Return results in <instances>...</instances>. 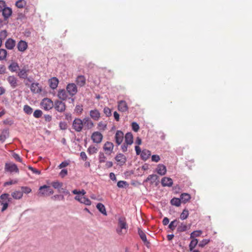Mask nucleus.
<instances>
[{"mask_svg": "<svg viewBox=\"0 0 252 252\" xmlns=\"http://www.w3.org/2000/svg\"><path fill=\"white\" fill-rule=\"evenodd\" d=\"M72 128L76 132H81L84 127L85 129H91L94 126V123L90 118L85 117L83 120L75 118L72 122Z\"/></svg>", "mask_w": 252, "mask_h": 252, "instance_id": "nucleus-1", "label": "nucleus"}, {"mask_svg": "<svg viewBox=\"0 0 252 252\" xmlns=\"http://www.w3.org/2000/svg\"><path fill=\"white\" fill-rule=\"evenodd\" d=\"M11 201V198L8 193H3L0 196V203L2 205L1 212H4L7 209L9 203Z\"/></svg>", "mask_w": 252, "mask_h": 252, "instance_id": "nucleus-2", "label": "nucleus"}, {"mask_svg": "<svg viewBox=\"0 0 252 252\" xmlns=\"http://www.w3.org/2000/svg\"><path fill=\"white\" fill-rule=\"evenodd\" d=\"M39 190V195L42 196H49L54 193L53 189L46 185L40 187Z\"/></svg>", "mask_w": 252, "mask_h": 252, "instance_id": "nucleus-3", "label": "nucleus"}, {"mask_svg": "<svg viewBox=\"0 0 252 252\" xmlns=\"http://www.w3.org/2000/svg\"><path fill=\"white\" fill-rule=\"evenodd\" d=\"M40 105L43 109L47 111L51 109L54 106L53 102L48 98L43 99Z\"/></svg>", "mask_w": 252, "mask_h": 252, "instance_id": "nucleus-4", "label": "nucleus"}, {"mask_svg": "<svg viewBox=\"0 0 252 252\" xmlns=\"http://www.w3.org/2000/svg\"><path fill=\"white\" fill-rule=\"evenodd\" d=\"M4 170L6 172L9 173L14 172L18 173L19 172V169L16 164L12 162L5 163Z\"/></svg>", "mask_w": 252, "mask_h": 252, "instance_id": "nucleus-5", "label": "nucleus"}, {"mask_svg": "<svg viewBox=\"0 0 252 252\" xmlns=\"http://www.w3.org/2000/svg\"><path fill=\"white\" fill-rule=\"evenodd\" d=\"M54 106L56 110L60 113L64 112L66 109L65 103L60 100H56Z\"/></svg>", "mask_w": 252, "mask_h": 252, "instance_id": "nucleus-6", "label": "nucleus"}, {"mask_svg": "<svg viewBox=\"0 0 252 252\" xmlns=\"http://www.w3.org/2000/svg\"><path fill=\"white\" fill-rule=\"evenodd\" d=\"M103 139L102 134L99 131L94 132L91 135V139L94 143H100Z\"/></svg>", "mask_w": 252, "mask_h": 252, "instance_id": "nucleus-7", "label": "nucleus"}, {"mask_svg": "<svg viewBox=\"0 0 252 252\" xmlns=\"http://www.w3.org/2000/svg\"><path fill=\"white\" fill-rule=\"evenodd\" d=\"M66 91L69 94L73 96L77 93V88L74 83H69L66 87Z\"/></svg>", "mask_w": 252, "mask_h": 252, "instance_id": "nucleus-8", "label": "nucleus"}, {"mask_svg": "<svg viewBox=\"0 0 252 252\" xmlns=\"http://www.w3.org/2000/svg\"><path fill=\"white\" fill-rule=\"evenodd\" d=\"M124 134L121 130H117L115 133V140L118 146L122 144L124 140Z\"/></svg>", "mask_w": 252, "mask_h": 252, "instance_id": "nucleus-9", "label": "nucleus"}, {"mask_svg": "<svg viewBox=\"0 0 252 252\" xmlns=\"http://www.w3.org/2000/svg\"><path fill=\"white\" fill-rule=\"evenodd\" d=\"M30 89L31 92L34 94H39L42 91L41 86L37 82L32 83Z\"/></svg>", "mask_w": 252, "mask_h": 252, "instance_id": "nucleus-10", "label": "nucleus"}, {"mask_svg": "<svg viewBox=\"0 0 252 252\" xmlns=\"http://www.w3.org/2000/svg\"><path fill=\"white\" fill-rule=\"evenodd\" d=\"M114 147L113 143L107 141L104 144L103 150L106 154L110 155L113 152Z\"/></svg>", "mask_w": 252, "mask_h": 252, "instance_id": "nucleus-11", "label": "nucleus"}, {"mask_svg": "<svg viewBox=\"0 0 252 252\" xmlns=\"http://www.w3.org/2000/svg\"><path fill=\"white\" fill-rule=\"evenodd\" d=\"M128 107L126 102L124 100H121L118 102V109L122 112H125L128 110Z\"/></svg>", "mask_w": 252, "mask_h": 252, "instance_id": "nucleus-12", "label": "nucleus"}, {"mask_svg": "<svg viewBox=\"0 0 252 252\" xmlns=\"http://www.w3.org/2000/svg\"><path fill=\"white\" fill-rule=\"evenodd\" d=\"M115 159L120 165H124L126 161V156L122 154H117L115 157Z\"/></svg>", "mask_w": 252, "mask_h": 252, "instance_id": "nucleus-13", "label": "nucleus"}, {"mask_svg": "<svg viewBox=\"0 0 252 252\" xmlns=\"http://www.w3.org/2000/svg\"><path fill=\"white\" fill-rule=\"evenodd\" d=\"M90 116L93 120L98 121L100 118V113L98 110L94 109L90 111Z\"/></svg>", "mask_w": 252, "mask_h": 252, "instance_id": "nucleus-14", "label": "nucleus"}, {"mask_svg": "<svg viewBox=\"0 0 252 252\" xmlns=\"http://www.w3.org/2000/svg\"><path fill=\"white\" fill-rule=\"evenodd\" d=\"M15 40L11 38H8L5 43V46L8 50H12L15 47Z\"/></svg>", "mask_w": 252, "mask_h": 252, "instance_id": "nucleus-15", "label": "nucleus"}, {"mask_svg": "<svg viewBox=\"0 0 252 252\" xmlns=\"http://www.w3.org/2000/svg\"><path fill=\"white\" fill-rule=\"evenodd\" d=\"M2 14L4 20L8 19L12 15V9L9 7H5L1 10Z\"/></svg>", "mask_w": 252, "mask_h": 252, "instance_id": "nucleus-16", "label": "nucleus"}, {"mask_svg": "<svg viewBox=\"0 0 252 252\" xmlns=\"http://www.w3.org/2000/svg\"><path fill=\"white\" fill-rule=\"evenodd\" d=\"M49 84L50 87L53 89H56L59 84V80L57 77H54L50 78L49 81Z\"/></svg>", "mask_w": 252, "mask_h": 252, "instance_id": "nucleus-17", "label": "nucleus"}, {"mask_svg": "<svg viewBox=\"0 0 252 252\" xmlns=\"http://www.w3.org/2000/svg\"><path fill=\"white\" fill-rule=\"evenodd\" d=\"M161 183L163 187H171L173 185V180L169 177H164L161 181Z\"/></svg>", "mask_w": 252, "mask_h": 252, "instance_id": "nucleus-18", "label": "nucleus"}, {"mask_svg": "<svg viewBox=\"0 0 252 252\" xmlns=\"http://www.w3.org/2000/svg\"><path fill=\"white\" fill-rule=\"evenodd\" d=\"M17 48L19 51L23 52L28 48V44L25 41L21 40L17 44Z\"/></svg>", "mask_w": 252, "mask_h": 252, "instance_id": "nucleus-19", "label": "nucleus"}, {"mask_svg": "<svg viewBox=\"0 0 252 252\" xmlns=\"http://www.w3.org/2000/svg\"><path fill=\"white\" fill-rule=\"evenodd\" d=\"M157 172L160 175H164L167 171L166 166L162 164H159L156 169Z\"/></svg>", "mask_w": 252, "mask_h": 252, "instance_id": "nucleus-20", "label": "nucleus"}, {"mask_svg": "<svg viewBox=\"0 0 252 252\" xmlns=\"http://www.w3.org/2000/svg\"><path fill=\"white\" fill-rule=\"evenodd\" d=\"M7 81L12 88H15L17 86L18 79L14 76H9L7 78Z\"/></svg>", "mask_w": 252, "mask_h": 252, "instance_id": "nucleus-21", "label": "nucleus"}, {"mask_svg": "<svg viewBox=\"0 0 252 252\" xmlns=\"http://www.w3.org/2000/svg\"><path fill=\"white\" fill-rule=\"evenodd\" d=\"M58 97L62 100H65L68 97L67 94L64 89H61L58 91Z\"/></svg>", "mask_w": 252, "mask_h": 252, "instance_id": "nucleus-22", "label": "nucleus"}, {"mask_svg": "<svg viewBox=\"0 0 252 252\" xmlns=\"http://www.w3.org/2000/svg\"><path fill=\"white\" fill-rule=\"evenodd\" d=\"M125 142L126 145H131L133 142V137L131 132H127L125 136Z\"/></svg>", "mask_w": 252, "mask_h": 252, "instance_id": "nucleus-23", "label": "nucleus"}, {"mask_svg": "<svg viewBox=\"0 0 252 252\" xmlns=\"http://www.w3.org/2000/svg\"><path fill=\"white\" fill-rule=\"evenodd\" d=\"M118 227L121 228H125V230L127 229V225L126 222V218L124 217H120L118 219Z\"/></svg>", "mask_w": 252, "mask_h": 252, "instance_id": "nucleus-24", "label": "nucleus"}, {"mask_svg": "<svg viewBox=\"0 0 252 252\" xmlns=\"http://www.w3.org/2000/svg\"><path fill=\"white\" fill-rule=\"evenodd\" d=\"M138 232L142 240L144 242V244L148 247L149 246L150 243L147 240V237L145 233L140 228L138 229Z\"/></svg>", "mask_w": 252, "mask_h": 252, "instance_id": "nucleus-25", "label": "nucleus"}, {"mask_svg": "<svg viewBox=\"0 0 252 252\" xmlns=\"http://www.w3.org/2000/svg\"><path fill=\"white\" fill-rule=\"evenodd\" d=\"M76 82L78 86L82 87L86 83V78L83 75L78 76L76 79Z\"/></svg>", "mask_w": 252, "mask_h": 252, "instance_id": "nucleus-26", "label": "nucleus"}, {"mask_svg": "<svg viewBox=\"0 0 252 252\" xmlns=\"http://www.w3.org/2000/svg\"><path fill=\"white\" fill-rule=\"evenodd\" d=\"M96 208L97 209V210L102 214H103L104 216H107V212H106V208H105V206L101 203H98L96 204Z\"/></svg>", "mask_w": 252, "mask_h": 252, "instance_id": "nucleus-27", "label": "nucleus"}, {"mask_svg": "<svg viewBox=\"0 0 252 252\" xmlns=\"http://www.w3.org/2000/svg\"><path fill=\"white\" fill-rule=\"evenodd\" d=\"M151 156V152L148 150H143L140 155L141 158L142 159L146 160Z\"/></svg>", "mask_w": 252, "mask_h": 252, "instance_id": "nucleus-28", "label": "nucleus"}, {"mask_svg": "<svg viewBox=\"0 0 252 252\" xmlns=\"http://www.w3.org/2000/svg\"><path fill=\"white\" fill-rule=\"evenodd\" d=\"M190 198L191 197L190 194L187 193H182L180 195V199L184 203H186L189 201L190 199Z\"/></svg>", "mask_w": 252, "mask_h": 252, "instance_id": "nucleus-29", "label": "nucleus"}, {"mask_svg": "<svg viewBox=\"0 0 252 252\" xmlns=\"http://www.w3.org/2000/svg\"><path fill=\"white\" fill-rule=\"evenodd\" d=\"M12 197L15 199H20L22 198L23 192L19 190H16L11 193Z\"/></svg>", "mask_w": 252, "mask_h": 252, "instance_id": "nucleus-30", "label": "nucleus"}, {"mask_svg": "<svg viewBox=\"0 0 252 252\" xmlns=\"http://www.w3.org/2000/svg\"><path fill=\"white\" fill-rule=\"evenodd\" d=\"M78 201L79 202H80L81 203L84 204L86 205L90 206L92 204V202L91 201V200L89 198L86 197L84 196H83V197H81L80 198V199H79V198H78Z\"/></svg>", "mask_w": 252, "mask_h": 252, "instance_id": "nucleus-31", "label": "nucleus"}, {"mask_svg": "<svg viewBox=\"0 0 252 252\" xmlns=\"http://www.w3.org/2000/svg\"><path fill=\"white\" fill-rule=\"evenodd\" d=\"M198 241L196 238H192V240L190 241L189 244V251H192L193 249L196 247L197 245L198 244Z\"/></svg>", "mask_w": 252, "mask_h": 252, "instance_id": "nucleus-32", "label": "nucleus"}, {"mask_svg": "<svg viewBox=\"0 0 252 252\" xmlns=\"http://www.w3.org/2000/svg\"><path fill=\"white\" fill-rule=\"evenodd\" d=\"M28 70L25 68L22 69L20 70L19 72H18V75L21 78L26 79L27 78L28 76Z\"/></svg>", "mask_w": 252, "mask_h": 252, "instance_id": "nucleus-33", "label": "nucleus"}, {"mask_svg": "<svg viewBox=\"0 0 252 252\" xmlns=\"http://www.w3.org/2000/svg\"><path fill=\"white\" fill-rule=\"evenodd\" d=\"M158 179L157 175L155 174L150 175L146 180V182L150 181L151 184L155 183Z\"/></svg>", "mask_w": 252, "mask_h": 252, "instance_id": "nucleus-34", "label": "nucleus"}, {"mask_svg": "<svg viewBox=\"0 0 252 252\" xmlns=\"http://www.w3.org/2000/svg\"><path fill=\"white\" fill-rule=\"evenodd\" d=\"M170 203L172 205L179 207L181 205V200L180 198L174 197L171 200Z\"/></svg>", "mask_w": 252, "mask_h": 252, "instance_id": "nucleus-35", "label": "nucleus"}, {"mask_svg": "<svg viewBox=\"0 0 252 252\" xmlns=\"http://www.w3.org/2000/svg\"><path fill=\"white\" fill-rule=\"evenodd\" d=\"M27 2L25 0H18L16 2L15 5L19 8H24L26 5Z\"/></svg>", "mask_w": 252, "mask_h": 252, "instance_id": "nucleus-36", "label": "nucleus"}, {"mask_svg": "<svg viewBox=\"0 0 252 252\" xmlns=\"http://www.w3.org/2000/svg\"><path fill=\"white\" fill-rule=\"evenodd\" d=\"M19 69L18 64L16 63H12L9 66V69L12 72H15Z\"/></svg>", "mask_w": 252, "mask_h": 252, "instance_id": "nucleus-37", "label": "nucleus"}, {"mask_svg": "<svg viewBox=\"0 0 252 252\" xmlns=\"http://www.w3.org/2000/svg\"><path fill=\"white\" fill-rule=\"evenodd\" d=\"M107 128V124L105 122H100L98 123L97 128L100 131H104Z\"/></svg>", "mask_w": 252, "mask_h": 252, "instance_id": "nucleus-38", "label": "nucleus"}, {"mask_svg": "<svg viewBox=\"0 0 252 252\" xmlns=\"http://www.w3.org/2000/svg\"><path fill=\"white\" fill-rule=\"evenodd\" d=\"M7 52L4 49H0V61L4 60L7 57Z\"/></svg>", "mask_w": 252, "mask_h": 252, "instance_id": "nucleus-39", "label": "nucleus"}, {"mask_svg": "<svg viewBox=\"0 0 252 252\" xmlns=\"http://www.w3.org/2000/svg\"><path fill=\"white\" fill-rule=\"evenodd\" d=\"M189 215V211L187 209H184L180 215V219L182 220H185L188 218Z\"/></svg>", "mask_w": 252, "mask_h": 252, "instance_id": "nucleus-40", "label": "nucleus"}, {"mask_svg": "<svg viewBox=\"0 0 252 252\" xmlns=\"http://www.w3.org/2000/svg\"><path fill=\"white\" fill-rule=\"evenodd\" d=\"M23 110L25 113L28 115H31L32 112V109L31 107L28 105L24 106Z\"/></svg>", "mask_w": 252, "mask_h": 252, "instance_id": "nucleus-41", "label": "nucleus"}, {"mask_svg": "<svg viewBox=\"0 0 252 252\" xmlns=\"http://www.w3.org/2000/svg\"><path fill=\"white\" fill-rule=\"evenodd\" d=\"M87 152L90 155H93L97 152V149L94 146H90L87 150Z\"/></svg>", "mask_w": 252, "mask_h": 252, "instance_id": "nucleus-42", "label": "nucleus"}, {"mask_svg": "<svg viewBox=\"0 0 252 252\" xmlns=\"http://www.w3.org/2000/svg\"><path fill=\"white\" fill-rule=\"evenodd\" d=\"M8 137V133L7 130L2 131V133L0 135V141L4 142Z\"/></svg>", "mask_w": 252, "mask_h": 252, "instance_id": "nucleus-43", "label": "nucleus"}, {"mask_svg": "<svg viewBox=\"0 0 252 252\" xmlns=\"http://www.w3.org/2000/svg\"><path fill=\"white\" fill-rule=\"evenodd\" d=\"M106 157L103 153H99L98 155V161L99 163H103L106 161Z\"/></svg>", "mask_w": 252, "mask_h": 252, "instance_id": "nucleus-44", "label": "nucleus"}, {"mask_svg": "<svg viewBox=\"0 0 252 252\" xmlns=\"http://www.w3.org/2000/svg\"><path fill=\"white\" fill-rule=\"evenodd\" d=\"M202 233V231L201 230L194 231L190 234V238H195V237H198L200 236Z\"/></svg>", "mask_w": 252, "mask_h": 252, "instance_id": "nucleus-45", "label": "nucleus"}, {"mask_svg": "<svg viewBox=\"0 0 252 252\" xmlns=\"http://www.w3.org/2000/svg\"><path fill=\"white\" fill-rule=\"evenodd\" d=\"M116 232L119 235H124L126 232V230L125 228H121V227H118L116 229Z\"/></svg>", "mask_w": 252, "mask_h": 252, "instance_id": "nucleus-46", "label": "nucleus"}, {"mask_svg": "<svg viewBox=\"0 0 252 252\" xmlns=\"http://www.w3.org/2000/svg\"><path fill=\"white\" fill-rule=\"evenodd\" d=\"M51 199L53 200H64V197L63 195L56 194L51 197Z\"/></svg>", "mask_w": 252, "mask_h": 252, "instance_id": "nucleus-47", "label": "nucleus"}, {"mask_svg": "<svg viewBox=\"0 0 252 252\" xmlns=\"http://www.w3.org/2000/svg\"><path fill=\"white\" fill-rule=\"evenodd\" d=\"M21 189H22V192H23V194L24 193L26 194H29L32 191V189L28 187L22 186L21 187Z\"/></svg>", "mask_w": 252, "mask_h": 252, "instance_id": "nucleus-48", "label": "nucleus"}, {"mask_svg": "<svg viewBox=\"0 0 252 252\" xmlns=\"http://www.w3.org/2000/svg\"><path fill=\"white\" fill-rule=\"evenodd\" d=\"M74 110L77 114H81L83 110V106L82 105H77Z\"/></svg>", "mask_w": 252, "mask_h": 252, "instance_id": "nucleus-49", "label": "nucleus"}, {"mask_svg": "<svg viewBox=\"0 0 252 252\" xmlns=\"http://www.w3.org/2000/svg\"><path fill=\"white\" fill-rule=\"evenodd\" d=\"M127 186V183L125 181H120L117 183V186L120 188H124Z\"/></svg>", "mask_w": 252, "mask_h": 252, "instance_id": "nucleus-50", "label": "nucleus"}, {"mask_svg": "<svg viewBox=\"0 0 252 252\" xmlns=\"http://www.w3.org/2000/svg\"><path fill=\"white\" fill-rule=\"evenodd\" d=\"M52 185L54 188L56 189H59L62 187L63 184L58 181H56L53 182L52 183Z\"/></svg>", "mask_w": 252, "mask_h": 252, "instance_id": "nucleus-51", "label": "nucleus"}, {"mask_svg": "<svg viewBox=\"0 0 252 252\" xmlns=\"http://www.w3.org/2000/svg\"><path fill=\"white\" fill-rule=\"evenodd\" d=\"M210 242V239H203L199 243L198 246L201 248L204 247L205 245L208 244Z\"/></svg>", "mask_w": 252, "mask_h": 252, "instance_id": "nucleus-52", "label": "nucleus"}, {"mask_svg": "<svg viewBox=\"0 0 252 252\" xmlns=\"http://www.w3.org/2000/svg\"><path fill=\"white\" fill-rule=\"evenodd\" d=\"M60 128L62 130H65L67 128V125L65 122L61 121L59 123Z\"/></svg>", "mask_w": 252, "mask_h": 252, "instance_id": "nucleus-53", "label": "nucleus"}, {"mask_svg": "<svg viewBox=\"0 0 252 252\" xmlns=\"http://www.w3.org/2000/svg\"><path fill=\"white\" fill-rule=\"evenodd\" d=\"M177 220H174L170 223L168 227L172 230H173L175 229V227L177 226Z\"/></svg>", "mask_w": 252, "mask_h": 252, "instance_id": "nucleus-54", "label": "nucleus"}, {"mask_svg": "<svg viewBox=\"0 0 252 252\" xmlns=\"http://www.w3.org/2000/svg\"><path fill=\"white\" fill-rule=\"evenodd\" d=\"M42 112L40 110H36L33 113V116L36 118H39L41 117Z\"/></svg>", "mask_w": 252, "mask_h": 252, "instance_id": "nucleus-55", "label": "nucleus"}, {"mask_svg": "<svg viewBox=\"0 0 252 252\" xmlns=\"http://www.w3.org/2000/svg\"><path fill=\"white\" fill-rule=\"evenodd\" d=\"M131 126L132 130L135 132H137L139 129V126L136 122H132L131 124Z\"/></svg>", "mask_w": 252, "mask_h": 252, "instance_id": "nucleus-56", "label": "nucleus"}, {"mask_svg": "<svg viewBox=\"0 0 252 252\" xmlns=\"http://www.w3.org/2000/svg\"><path fill=\"white\" fill-rule=\"evenodd\" d=\"M12 156L15 160L22 163L24 165H25V163H23L22 159L20 157V156H19L18 154H17L15 153H14L12 154Z\"/></svg>", "mask_w": 252, "mask_h": 252, "instance_id": "nucleus-57", "label": "nucleus"}, {"mask_svg": "<svg viewBox=\"0 0 252 252\" xmlns=\"http://www.w3.org/2000/svg\"><path fill=\"white\" fill-rule=\"evenodd\" d=\"M72 192L73 193V194H80L81 195H82L83 196H84L86 192L85 191V190L84 189H82L81 190H77V189H74L72 190Z\"/></svg>", "mask_w": 252, "mask_h": 252, "instance_id": "nucleus-58", "label": "nucleus"}, {"mask_svg": "<svg viewBox=\"0 0 252 252\" xmlns=\"http://www.w3.org/2000/svg\"><path fill=\"white\" fill-rule=\"evenodd\" d=\"M103 112L106 116L109 117L111 115V111L108 107H105Z\"/></svg>", "mask_w": 252, "mask_h": 252, "instance_id": "nucleus-59", "label": "nucleus"}, {"mask_svg": "<svg viewBox=\"0 0 252 252\" xmlns=\"http://www.w3.org/2000/svg\"><path fill=\"white\" fill-rule=\"evenodd\" d=\"M152 161L156 162H158L160 160V157L158 155H154L151 158Z\"/></svg>", "mask_w": 252, "mask_h": 252, "instance_id": "nucleus-60", "label": "nucleus"}, {"mask_svg": "<svg viewBox=\"0 0 252 252\" xmlns=\"http://www.w3.org/2000/svg\"><path fill=\"white\" fill-rule=\"evenodd\" d=\"M28 168L31 170L33 173L34 174H38V175H40V173H41V172L39 170H38L34 168H33L31 166H28Z\"/></svg>", "mask_w": 252, "mask_h": 252, "instance_id": "nucleus-61", "label": "nucleus"}, {"mask_svg": "<svg viewBox=\"0 0 252 252\" xmlns=\"http://www.w3.org/2000/svg\"><path fill=\"white\" fill-rule=\"evenodd\" d=\"M67 174V170L66 169H62L60 173V176L62 177V178L65 177Z\"/></svg>", "mask_w": 252, "mask_h": 252, "instance_id": "nucleus-62", "label": "nucleus"}, {"mask_svg": "<svg viewBox=\"0 0 252 252\" xmlns=\"http://www.w3.org/2000/svg\"><path fill=\"white\" fill-rule=\"evenodd\" d=\"M69 164V163L66 161L62 162L59 166L60 168H63L67 166Z\"/></svg>", "mask_w": 252, "mask_h": 252, "instance_id": "nucleus-63", "label": "nucleus"}, {"mask_svg": "<svg viewBox=\"0 0 252 252\" xmlns=\"http://www.w3.org/2000/svg\"><path fill=\"white\" fill-rule=\"evenodd\" d=\"M80 157L81 158L85 161H86L87 159V156L84 152H81L80 154Z\"/></svg>", "mask_w": 252, "mask_h": 252, "instance_id": "nucleus-64", "label": "nucleus"}]
</instances>
